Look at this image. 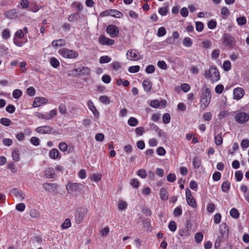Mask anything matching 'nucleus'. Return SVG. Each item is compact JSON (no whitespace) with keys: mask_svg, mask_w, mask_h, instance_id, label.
Returning a JSON list of instances; mask_svg holds the SVG:
<instances>
[{"mask_svg":"<svg viewBox=\"0 0 249 249\" xmlns=\"http://www.w3.org/2000/svg\"><path fill=\"white\" fill-rule=\"evenodd\" d=\"M52 45L53 47L56 48L58 46H64L66 45V41L63 39H59L53 41Z\"/></svg>","mask_w":249,"mask_h":249,"instance_id":"nucleus-21","label":"nucleus"},{"mask_svg":"<svg viewBox=\"0 0 249 249\" xmlns=\"http://www.w3.org/2000/svg\"><path fill=\"white\" fill-rule=\"evenodd\" d=\"M211 101V93L210 89L204 87L202 89V94L200 97V107L204 109L208 107Z\"/></svg>","mask_w":249,"mask_h":249,"instance_id":"nucleus-1","label":"nucleus"},{"mask_svg":"<svg viewBox=\"0 0 249 249\" xmlns=\"http://www.w3.org/2000/svg\"><path fill=\"white\" fill-rule=\"evenodd\" d=\"M204 76L210 80L212 83L216 82L220 79L219 72L215 66H212L208 70L205 71Z\"/></svg>","mask_w":249,"mask_h":249,"instance_id":"nucleus-2","label":"nucleus"},{"mask_svg":"<svg viewBox=\"0 0 249 249\" xmlns=\"http://www.w3.org/2000/svg\"><path fill=\"white\" fill-rule=\"evenodd\" d=\"M58 109L60 113L62 114H65L66 113V106L64 104H61L58 107Z\"/></svg>","mask_w":249,"mask_h":249,"instance_id":"nucleus-55","label":"nucleus"},{"mask_svg":"<svg viewBox=\"0 0 249 249\" xmlns=\"http://www.w3.org/2000/svg\"><path fill=\"white\" fill-rule=\"evenodd\" d=\"M140 66L136 65L130 67L129 68L128 71L131 73H135L138 72L140 71Z\"/></svg>","mask_w":249,"mask_h":249,"instance_id":"nucleus-52","label":"nucleus"},{"mask_svg":"<svg viewBox=\"0 0 249 249\" xmlns=\"http://www.w3.org/2000/svg\"><path fill=\"white\" fill-rule=\"evenodd\" d=\"M48 100L44 97H36L33 102V106L34 107H39L42 104H46Z\"/></svg>","mask_w":249,"mask_h":249,"instance_id":"nucleus-14","label":"nucleus"},{"mask_svg":"<svg viewBox=\"0 0 249 249\" xmlns=\"http://www.w3.org/2000/svg\"><path fill=\"white\" fill-rule=\"evenodd\" d=\"M71 226V222L70 219L67 218L61 225V228L63 229H67Z\"/></svg>","mask_w":249,"mask_h":249,"instance_id":"nucleus-35","label":"nucleus"},{"mask_svg":"<svg viewBox=\"0 0 249 249\" xmlns=\"http://www.w3.org/2000/svg\"><path fill=\"white\" fill-rule=\"evenodd\" d=\"M223 43L229 48H232L235 45L234 38L230 34L225 33L223 36Z\"/></svg>","mask_w":249,"mask_h":249,"instance_id":"nucleus-6","label":"nucleus"},{"mask_svg":"<svg viewBox=\"0 0 249 249\" xmlns=\"http://www.w3.org/2000/svg\"><path fill=\"white\" fill-rule=\"evenodd\" d=\"M196 28L198 32H201L204 28V25L202 22L196 21Z\"/></svg>","mask_w":249,"mask_h":249,"instance_id":"nucleus-49","label":"nucleus"},{"mask_svg":"<svg viewBox=\"0 0 249 249\" xmlns=\"http://www.w3.org/2000/svg\"><path fill=\"white\" fill-rule=\"evenodd\" d=\"M173 214L175 216H179L182 214V209L180 207H178L176 208L173 212Z\"/></svg>","mask_w":249,"mask_h":249,"instance_id":"nucleus-57","label":"nucleus"},{"mask_svg":"<svg viewBox=\"0 0 249 249\" xmlns=\"http://www.w3.org/2000/svg\"><path fill=\"white\" fill-rule=\"evenodd\" d=\"M110 16L116 18H122L123 17V14L118 10L115 9H110Z\"/></svg>","mask_w":249,"mask_h":249,"instance_id":"nucleus-25","label":"nucleus"},{"mask_svg":"<svg viewBox=\"0 0 249 249\" xmlns=\"http://www.w3.org/2000/svg\"><path fill=\"white\" fill-rule=\"evenodd\" d=\"M230 14L229 10L226 7H223L221 10V14L223 18L228 17Z\"/></svg>","mask_w":249,"mask_h":249,"instance_id":"nucleus-34","label":"nucleus"},{"mask_svg":"<svg viewBox=\"0 0 249 249\" xmlns=\"http://www.w3.org/2000/svg\"><path fill=\"white\" fill-rule=\"evenodd\" d=\"M36 131L38 133L43 134H53L54 135L60 134V133L59 131L54 129L53 127L49 125H44L37 127L36 128Z\"/></svg>","mask_w":249,"mask_h":249,"instance_id":"nucleus-4","label":"nucleus"},{"mask_svg":"<svg viewBox=\"0 0 249 249\" xmlns=\"http://www.w3.org/2000/svg\"><path fill=\"white\" fill-rule=\"evenodd\" d=\"M127 204L126 202L123 201H120L118 204V208L120 210H123L126 208Z\"/></svg>","mask_w":249,"mask_h":249,"instance_id":"nucleus-63","label":"nucleus"},{"mask_svg":"<svg viewBox=\"0 0 249 249\" xmlns=\"http://www.w3.org/2000/svg\"><path fill=\"white\" fill-rule=\"evenodd\" d=\"M235 120L239 124H245L249 120V115L248 113L244 112H238L235 116Z\"/></svg>","mask_w":249,"mask_h":249,"instance_id":"nucleus-7","label":"nucleus"},{"mask_svg":"<svg viewBox=\"0 0 249 249\" xmlns=\"http://www.w3.org/2000/svg\"><path fill=\"white\" fill-rule=\"evenodd\" d=\"M99 101L104 104H108L110 103L109 98L106 95L101 96L99 97Z\"/></svg>","mask_w":249,"mask_h":249,"instance_id":"nucleus-38","label":"nucleus"},{"mask_svg":"<svg viewBox=\"0 0 249 249\" xmlns=\"http://www.w3.org/2000/svg\"><path fill=\"white\" fill-rule=\"evenodd\" d=\"M157 66L162 70H166L167 69V64L164 61H159L157 63Z\"/></svg>","mask_w":249,"mask_h":249,"instance_id":"nucleus-59","label":"nucleus"},{"mask_svg":"<svg viewBox=\"0 0 249 249\" xmlns=\"http://www.w3.org/2000/svg\"><path fill=\"white\" fill-rule=\"evenodd\" d=\"M241 146L243 148H247L249 146V140L248 139H244L241 141Z\"/></svg>","mask_w":249,"mask_h":249,"instance_id":"nucleus-64","label":"nucleus"},{"mask_svg":"<svg viewBox=\"0 0 249 249\" xmlns=\"http://www.w3.org/2000/svg\"><path fill=\"white\" fill-rule=\"evenodd\" d=\"M83 185L80 183H69L66 186V189L69 193H72L79 190H81Z\"/></svg>","mask_w":249,"mask_h":249,"instance_id":"nucleus-8","label":"nucleus"},{"mask_svg":"<svg viewBox=\"0 0 249 249\" xmlns=\"http://www.w3.org/2000/svg\"><path fill=\"white\" fill-rule=\"evenodd\" d=\"M186 201L187 204L192 207H193V208H195L196 207V202L193 196L190 197L188 196V197L186 198Z\"/></svg>","mask_w":249,"mask_h":249,"instance_id":"nucleus-29","label":"nucleus"},{"mask_svg":"<svg viewBox=\"0 0 249 249\" xmlns=\"http://www.w3.org/2000/svg\"><path fill=\"white\" fill-rule=\"evenodd\" d=\"M50 63L51 65L55 68H57L59 65V61L55 57H52L51 58L50 60Z\"/></svg>","mask_w":249,"mask_h":249,"instance_id":"nucleus-37","label":"nucleus"},{"mask_svg":"<svg viewBox=\"0 0 249 249\" xmlns=\"http://www.w3.org/2000/svg\"><path fill=\"white\" fill-rule=\"evenodd\" d=\"M215 209V206L213 203H209L207 207V211L210 213H213Z\"/></svg>","mask_w":249,"mask_h":249,"instance_id":"nucleus-51","label":"nucleus"},{"mask_svg":"<svg viewBox=\"0 0 249 249\" xmlns=\"http://www.w3.org/2000/svg\"><path fill=\"white\" fill-rule=\"evenodd\" d=\"M166 33V29L163 27H161L159 28L157 33V36L159 37H161L164 36Z\"/></svg>","mask_w":249,"mask_h":249,"instance_id":"nucleus-46","label":"nucleus"},{"mask_svg":"<svg viewBox=\"0 0 249 249\" xmlns=\"http://www.w3.org/2000/svg\"><path fill=\"white\" fill-rule=\"evenodd\" d=\"M167 194V191L165 188H161L160 190V197L162 200L166 201L168 199Z\"/></svg>","mask_w":249,"mask_h":249,"instance_id":"nucleus-27","label":"nucleus"},{"mask_svg":"<svg viewBox=\"0 0 249 249\" xmlns=\"http://www.w3.org/2000/svg\"><path fill=\"white\" fill-rule=\"evenodd\" d=\"M87 213V210L85 209H81L80 211H77V213L75 214L76 222L78 224L81 223Z\"/></svg>","mask_w":249,"mask_h":249,"instance_id":"nucleus-12","label":"nucleus"},{"mask_svg":"<svg viewBox=\"0 0 249 249\" xmlns=\"http://www.w3.org/2000/svg\"><path fill=\"white\" fill-rule=\"evenodd\" d=\"M216 132L215 131L214 141L215 143L217 145H220L222 144L223 139H222V133L221 132L217 133L216 135Z\"/></svg>","mask_w":249,"mask_h":249,"instance_id":"nucleus-20","label":"nucleus"},{"mask_svg":"<svg viewBox=\"0 0 249 249\" xmlns=\"http://www.w3.org/2000/svg\"><path fill=\"white\" fill-rule=\"evenodd\" d=\"M106 31L110 37L113 38L117 37L119 34L118 28L116 25L113 24L108 25L107 27Z\"/></svg>","mask_w":249,"mask_h":249,"instance_id":"nucleus-9","label":"nucleus"},{"mask_svg":"<svg viewBox=\"0 0 249 249\" xmlns=\"http://www.w3.org/2000/svg\"><path fill=\"white\" fill-rule=\"evenodd\" d=\"M45 175L47 178H53L55 175L54 170L53 168H48L45 170Z\"/></svg>","mask_w":249,"mask_h":249,"instance_id":"nucleus-23","label":"nucleus"},{"mask_svg":"<svg viewBox=\"0 0 249 249\" xmlns=\"http://www.w3.org/2000/svg\"><path fill=\"white\" fill-rule=\"evenodd\" d=\"M201 161L198 156H196L193 160V165L195 168L198 169L201 165Z\"/></svg>","mask_w":249,"mask_h":249,"instance_id":"nucleus-28","label":"nucleus"},{"mask_svg":"<svg viewBox=\"0 0 249 249\" xmlns=\"http://www.w3.org/2000/svg\"><path fill=\"white\" fill-rule=\"evenodd\" d=\"M4 16L9 19H15L18 18L17 12L16 9H11L4 13Z\"/></svg>","mask_w":249,"mask_h":249,"instance_id":"nucleus-16","label":"nucleus"},{"mask_svg":"<svg viewBox=\"0 0 249 249\" xmlns=\"http://www.w3.org/2000/svg\"><path fill=\"white\" fill-rule=\"evenodd\" d=\"M59 148L62 152H65L67 150L68 145L66 142H61L59 144Z\"/></svg>","mask_w":249,"mask_h":249,"instance_id":"nucleus-54","label":"nucleus"},{"mask_svg":"<svg viewBox=\"0 0 249 249\" xmlns=\"http://www.w3.org/2000/svg\"><path fill=\"white\" fill-rule=\"evenodd\" d=\"M58 53L64 58L68 59L77 58L79 56V53L72 50L67 48H63L58 51Z\"/></svg>","mask_w":249,"mask_h":249,"instance_id":"nucleus-3","label":"nucleus"},{"mask_svg":"<svg viewBox=\"0 0 249 249\" xmlns=\"http://www.w3.org/2000/svg\"><path fill=\"white\" fill-rule=\"evenodd\" d=\"M168 228L172 231H175L177 229V225L174 221H171L169 223Z\"/></svg>","mask_w":249,"mask_h":249,"instance_id":"nucleus-62","label":"nucleus"},{"mask_svg":"<svg viewBox=\"0 0 249 249\" xmlns=\"http://www.w3.org/2000/svg\"><path fill=\"white\" fill-rule=\"evenodd\" d=\"M80 18V14L78 13H75L71 15L68 18V20L70 22H73L77 21Z\"/></svg>","mask_w":249,"mask_h":249,"instance_id":"nucleus-26","label":"nucleus"},{"mask_svg":"<svg viewBox=\"0 0 249 249\" xmlns=\"http://www.w3.org/2000/svg\"><path fill=\"white\" fill-rule=\"evenodd\" d=\"M111 61V58H110L108 56L105 55L102 56L100 58V63H105L109 62Z\"/></svg>","mask_w":249,"mask_h":249,"instance_id":"nucleus-48","label":"nucleus"},{"mask_svg":"<svg viewBox=\"0 0 249 249\" xmlns=\"http://www.w3.org/2000/svg\"><path fill=\"white\" fill-rule=\"evenodd\" d=\"M142 86L145 91L149 92L151 89L152 83L149 79H145L142 82Z\"/></svg>","mask_w":249,"mask_h":249,"instance_id":"nucleus-19","label":"nucleus"},{"mask_svg":"<svg viewBox=\"0 0 249 249\" xmlns=\"http://www.w3.org/2000/svg\"><path fill=\"white\" fill-rule=\"evenodd\" d=\"M219 231L222 236H220L222 239H226L229 235L228 226L225 223H222L219 226Z\"/></svg>","mask_w":249,"mask_h":249,"instance_id":"nucleus-10","label":"nucleus"},{"mask_svg":"<svg viewBox=\"0 0 249 249\" xmlns=\"http://www.w3.org/2000/svg\"><path fill=\"white\" fill-rule=\"evenodd\" d=\"M216 22L212 19L208 22V27L210 29H213L216 27Z\"/></svg>","mask_w":249,"mask_h":249,"instance_id":"nucleus-60","label":"nucleus"},{"mask_svg":"<svg viewBox=\"0 0 249 249\" xmlns=\"http://www.w3.org/2000/svg\"><path fill=\"white\" fill-rule=\"evenodd\" d=\"M126 55L127 58L131 61H138L141 58L140 53L134 49L128 50Z\"/></svg>","mask_w":249,"mask_h":249,"instance_id":"nucleus-5","label":"nucleus"},{"mask_svg":"<svg viewBox=\"0 0 249 249\" xmlns=\"http://www.w3.org/2000/svg\"><path fill=\"white\" fill-rule=\"evenodd\" d=\"M0 123L3 125L8 126L10 125L11 121L9 119L2 118L0 120Z\"/></svg>","mask_w":249,"mask_h":249,"instance_id":"nucleus-39","label":"nucleus"},{"mask_svg":"<svg viewBox=\"0 0 249 249\" xmlns=\"http://www.w3.org/2000/svg\"><path fill=\"white\" fill-rule=\"evenodd\" d=\"M39 10L38 6L35 3H31L29 10L33 12H36Z\"/></svg>","mask_w":249,"mask_h":249,"instance_id":"nucleus-40","label":"nucleus"},{"mask_svg":"<svg viewBox=\"0 0 249 249\" xmlns=\"http://www.w3.org/2000/svg\"><path fill=\"white\" fill-rule=\"evenodd\" d=\"M155 71V67L152 65H149L147 66L145 71L147 73H153Z\"/></svg>","mask_w":249,"mask_h":249,"instance_id":"nucleus-58","label":"nucleus"},{"mask_svg":"<svg viewBox=\"0 0 249 249\" xmlns=\"http://www.w3.org/2000/svg\"><path fill=\"white\" fill-rule=\"evenodd\" d=\"M223 69L225 71H228L231 69V64L229 61H225L223 65Z\"/></svg>","mask_w":249,"mask_h":249,"instance_id":"nucleus-50","label":"nucleus"},{"mask_svg":"<svg viewBox=\"0 0 249 249\" xmlns=\"http://www.w3.org/2000/svg\"><path fill=\"white\" fill-rule=\"evenodd\" d=\"M19 151L17 148H15L12 152L13 159L15 161H18L19 160Z\"/></svg>","mask_w":249,"mask_h":249,"instance_id":"nucleus-32","label":"nucleus"},{"mask_svg":"<svg viewBox=\"0 0 249 249\" xmlns=\"http://www.w3.org/2000/svg\"><path fill=\"white\" fill-rule=\"evenodd\" d=\"M22 93L20 89H15L13 92V96L15 99H18L21 96Z\"/></svg>","mask_w":249,"mask_h":249,"instance_id":"nucleus-43","label":"nucleus"},{"mask_svg":"<svg viewBox=\"0 0 249 249\" xmlns=\"http://www.w3.org/2000/svg\"><path fill=\"white\" fill-rule=\"evenodd\" d=\"M203 235L201 232H197L195 234V238L196 242L200 243L203 240Z\"/></svg>","mask_w":249,"mask_h":249,"instance_id":"nucleus-47","label":"nucleus"},{"mask_svg":"<svg viewBox=\"0 0 249 249\" xmlns=\"http://www.w3.org/2000/svg\"><path fill=\"white\" fill-rule=\"evenodd\" d=\"M244 95V90L241 88H237L233 90V98L236 100L241 99Z\"/></svg>","mask_w":249,"mask_h":249,"instance_id":"nucleus-15","label":"nucleus"},{"mask_svg":"<svg viewBox=\"0 0 249 249\" xmlns=\"http://www.w3.org/2000/svg\"><path fill=\"white\" fill-rule=\"evenodd\" d=\"M138 121L134 117H130L128 120V124L130 126H135L138 124Z\"/></svg>","mask_w":249,"mask_h":249,"instance_id":"nucleus-31","label":"nucleus"},{"mask_svg":"<svg viewBox=\"0 0 249 249\" xmlns=\"http://www.w3.org/2000/svg\"><path fill=\"white\" fill-rule=\"evenodd\" d=\"M74 71H75L79 75H89L90 72V70L89 68L81 66L77 68H75L74 70Z\"/></svg>","mask_w":249,"mask_h":249,"instance_id":"nucleus-13","label":"nucleus"},{"mask_svg":"<svg viewBox=\"0 0 249 249\" xmlns=\"http://www.w3.org/2000/svg\"><path fill=\"white\" fill-rule=\"evenodd\" d=\"M7 167L8 169H11V172L13 173H15L17 171V169L15 167V164L13 162L8 163Z\"/></svg>","mask_w":249,"mask_h":249,"instance_id":"nucleus-56","label":"nucleus"},{"mask_svg":"<svg viewBox=\"0 0 249 249\" xmlns=\"http://www.w3.org/2000/svg\"><path fill=\"white\" fill-rule=\"evenodd\" d=\"M30 215L33 218H37L40 216V213L36 209H32L30 212Z\"/></svg>","mask_w":249,"mask_h":249,"instance_id":"nucleus-42","label":"nucleus"},{"mask_svg":"<svg viewBox=\"0 0 249 249\" xmlns=\"http://www.w3.org/2000/svg\"><path fill=\"white\" fill-rule=\"evenodd\" d=\"M99 43L102 45L110 46L114 44L115 41L104 35H100L98 38Z\"/></svg>","mask_w":249,"mask_h":249,"instance_id":"nucleus-11","label":"nucleus"},{"mask_svg":"<svg viewBox=\"0 0 249 249\" xmlns=\"http://www.w3.org/2000/svg\"><path fill=\"white\" fill-rule=\"evenodd\" d=\"M137 175L142 178H144L147 176L146 171L144 169H141L137 172Z\"/></svg>","mask_w":249,"mask_h":249,"instance_id":"nucleus-45","label":"nucleus"},{"mask_svg":"<svg viewBox=\"0 0 249 249\" xmlns=\"http://www.w3.org/2000/svg\"><path fill=\"white\" fill-rule=\"evenodd\" d=\"M171 120L170 115L169 113H165L162 116V121L164 124H168Z\"/></svg>","mask_w":249,"mask_h":249,"instance_id":"nucleus-44","label":"nucleus"},{"mask_svg":"<svg viewBox=\"0 0 249 249\" xmlns=\"http://www.w3.org/2000/svg\"><path fill=\"white\" fill-rule=\"evenodd\" d=\"M231 216L234 218H238L239 216V213L236 208H232L230 212Z\"/></svg>","mask_w":249,"mask_h":249,"instance_id":"nucleus-33","label":"nucleus"},{"mask_svg":"<svg viewBox=\"0 0 249 249\" xmlns=\"http://www.w3.org/2000/svg\"><path fill=\"white\" fill-rule=\"evenodd\" d=\"M2 36L3 38L7 39L10 36V32L8 29H4L2 33Z\"/></svg>","mask_w":249,"mask_h":249,"instance_id":"nucleus-53","label":"nucleus"},{"mask_svg":"<svg viewBox=\"0 0 249 249\" xmlns=\"http://www.w3.org/2000/svg\"><path fill=\"white\" fill-rule=\"evenodd\" d=\"M183 44L187 47H190L192 45V42L189 37H185L183 40Z\"/></svg>","mask_w":249,"mask_h":249,"instance_id":"nucleus-36","label":"nucleus"},{"mask_svg":"<svg viewBox=\"0 0 249 249\" xmlns=\"http://www.w3.org/2000/svg\"><path fill=\"white\" fill-rule=\"evenodd\" d=\"M11 194L14 196L18 198L20 201L23 200L24 199V196L23 195V193L21 191H20L17 188H14L11 191Z\"/></svg>","mask_w":249,"mask_h":249,"instance_id":"nucleus-17","label":"nucleus"},{"mask_svg":"<svg viewBox=\"0 0 249 249\" xmlns=\"http://www.w3.org/2000/svg\"><path fill=\"white\" fill-rule=\"evenodd\" d=\"M43 188L46 191H51L53 189H56L57 187V185L55 183H45L42 185Z\"/></svg>","mask_w":249,"mask_h":249,"instance_id":"nucleus-22","label":"nucleus"},{"mask_svg":"<svg viewBox=\"0 0 249 249\" xmlns=\"http://www.w3.org/2000/svg\"><path fill=\"white\" fill-rule=\"evenodd\" d=\"M88 105L89 109L92 111L94 115L96 117H98L99 116V112L96 109L93 103L91 100H89L88 102Z\"/></svg>","mask_w":249,"mask_h":249,"instance_id":"nucleus-18","label":"nucleus"},{"mask_svg":"<svg viewBox=\"0 0 249 249\" xmlns=\"http://www.w3.org/2000/svg\"><path fill=\"white\" fill-rule=\"evenodd\" d=\"M231 184L229 181L224 182L221 185V189L224 192H226L230 189Z\"/></svg>","mask_w":249,"mask_h":249,"instance_id":"nucleus-30","label":"nucleus"},{"mask_svg":"<svg viewBox=\"0 0 249 249\" xmlns=\"http://www.w3.org/2000/svg\"><path fill=\"white\" fill-rule=\"evenodd\" d=\"M30 142L35 146H38L39 144V139L37 137H32Z\"/></svg>","mask_w":249,"mask_h":249,"instance_id":"nucleus-61","label":"nucleus"},{"mask_svg":"<svg viewBox=\"0 0 249 249\" xmlns=\"http://www.w3.org/2000/svg\"><path fill=\"white\" fill-rule=\"evenodd\" d=\"M59 155L58 150L56 148H53L51 150L49 153V156L51 158L53 159H56L58 158Z\"/></svg>","mask_w":249,"mask_h":249,"instance_id":"nucleus-24","label":"nucleus"},{"mask_svg":"<svg viewBox=\"0 0 249 249\" xmlns=\"http://www.w3.org/2000/svg\"><path fill=\"white\" fill-rule=\"evenodd\" d=\"M236 21L239 25H244L246 23L247 19L245 17L237 18Z\"/></svg>","mask_w":249,"mask_h":249,"instance_id":"nucleus-41","label":"nucleus"}]
</instances>
